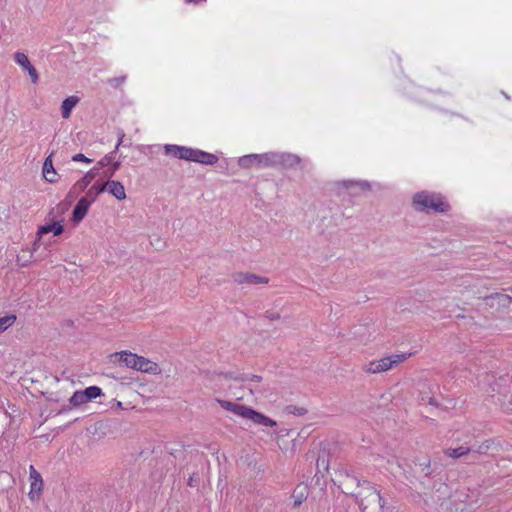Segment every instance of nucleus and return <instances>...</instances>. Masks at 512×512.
<instances>
[{
    "instance_id": "nucleus-19",
    "label": "nucleus",
    "mask_w": 512,
    "mask_h": 512,
    "mask_svg": "<svg viewBox=\"0 0 512 512\" xmlns=\"http://www.w3.org/2000/svg\"><path fill=\"white\" fill-rule=\"evenodd\" d=\"M80 102V98L76 95L69 96L62 101L61 115L62 118L68 119L71 116L73 108Z\"/></svg>"
},
{
    "instance_id": "nucleus-15",
    "label": "nucleus",
    "mask_w": 512,
    "mask_h": 512,
    "mask_svg": "<svg viewBox=\"0 0 512 512\" xmlns=\"http://www.w3.org/2000/svg\"><path fill=\"white\" fill-rule=\"evenodd\" d=\"M105 192L113 195L117 200L126 199V191L124 185L116 180L105 181Z\"/></svg>"
},
{
    "instance_id": "nucleus-20",
    "label": "nucleus",
    "mask_w": 512,
    "mask_h": 512,
    "mask_svg": "<svg viewBox=\"0 0 512 512\" xmlns=\"http://www.w3.org/2000/svg\"><path fill=\"white\" fill-rule=\"evenodd\" d=\"M472 450H473V447H470L469 445H467V443H465L456 448L445 449L444 454L449 458L459 459V458H462V457L470 454Z\"/></svg>"
},
{
    "instance_id": "nucleus-7",
    "label": "nucleus",
    "mask_w": 512,
    "mask_h": 512,
    "mask_svg": "<svg viewBox=\"0 0 512 512\" xmlns=\"http://www.w3.org/2000/svg\"><path fill=\"white\" fill-rule=\"evenodd\" d=\"M97 175V167H93L92 169L87 171L84 174V176L81 177L78 181H76L75 184L71 187L68 196L74 198L77 197L80 193L86 191L90 183L95 179Z\"/></svg>"
},
{
    "instance_id": "nucleus-23",
    "label": "nucleus",
    "mask_w": 512,
    "mask_h": 512,
    "mask_svg": "<svg viewBox=\"0 0 512 512\" xmlns=\"http://www.w3.org/2000/svg\"><path fill=\"white\" fill-rule=\"evenodd\" d=\"M343 186L346 188V189H354V190H369L370 189V184L366 181H352V180H347V181H343Z\"/></svg>"
},
{
    "instance_id": "nucleus-5",
    "label": "nucleus",
    "mask_w": 512,
    "mask_h": 512,
    "mask_svg": "<svg viewBox=\"0 0 512 512\" xmlns=\"http://www.w3.org/2000/svg\"><path fill=\"white\" fill-rule=\"evenodd\" d=\"M116 356L119 357V362L128 368L152 374H157L160 372V368L157 363L152 362L143 356H139L129 351L116 353Z\"/></svg>"
},
{
    "instance_id": "nucleus-11",
    "label": "nucleus",
    "mask_w": 512,
    "mask_h": 512,
    "mask_svg": "<svg viewBox=\"0 0 512 512\" xmlns=\"http://www.w3.org/2000/svg\"><path fill=\"white\" fill-rule=\"evenodd\" d=\"M486 305L491 308H507L512 303V298L503 293H495L484 297Z\"/></svg>"
},
{
    "instance_id": "nucleus-33",
    "label": "nucleus",
    "mask_w": 512,
    "mask_h": 512,
    "mask_svg": "<svg viewBox=\"0 0 512 512\" xmlns=\"http://www.w3.org/2000/svg\"><path fill=\"white\" fill-rule=\"evenodd\" d=\"M120 162L113 160V162L110 164L111 168L109 169V176H113L115 172L120 168Z\"/></svg>"
},
{
    "instance_id": "nucleus-39",
    "label": "nucleus",
    "mask_w": 512,
    "mask_h": 512,
    "mask_svg": "<svg viewBox=\"0 0 512 512\" xmlns=\"http://www.w3.org/2000/svg\"><path fill=\"white\" fill-rule=\"evenodd\" d=\"M184 2L187 3V4L193 3V4L198 5V4H201V3H205L206 0H184Z\"/></svg>"
},
{
    "instance_id": "nucleus-13",
    "label": "nucleus",
    "mask_w": 512,
    "mask_h": 512,
    "mask_svg": "<svg viewBox=\"0 0 512 512\" xmlns=\"http://www.w3.org/2000/svg\"><path fill=\"white\" fill-rule=\"evenodd\" d=\"M63 230H64L63 225L60 222H53L50 224L40 226L38 229V232H37L38 239H36V241L34 242L33 249L34 250L37 249L38 241L43 235L52 232L54 236H58V235L62 234Z\"/></svg>"
},
{
    "instance_id": "nucleus-30",
    "label": "nucleus",
    "mask_w": 512,
    "mask_h": 512,
    "mask_svg": "<svg viewBox=\"0 0 512 512\" xmlns=\"http://www.w3.org/2000/svg\"><path fill=\"white\" fill-rule=\"evenodd\" d=\"M126 81V76L114 77L108 79V84L113 88H118Z\"/></svg>"
},
{
    "instance_id": "nucleus-40",
    "label": "nucleus",
    "mask_w": 512,
    "mask_h": 512,
    "mask_svg": "<svg viewBox=\"0 0 512 512\" xmlns=\"http://www.w3.org/2000/svg\"><path fill=\"white\" fill-rule=\"evenodd\" d=\"M426 468H429L430 467V460L427 461V463L425 464Z\"/></svg>"
},
{
    "instance_id": "nucleus-2",
    "label": "nucleus",
    "mask_w": 512,
    "mask_h": 512,
    "mask_svg": "<svg viewBox=\"0 0 512 512\" xmlns=\"http://www.w3.org/2000/svg\"><path fill=\"white\" fill-rule=\"evenodd\" d=\"M165 154L177 159L192 161L203 165H214L218 162V156L197 148H190L175 144L164 146Z\"/></svg>"
},
{
    "instance_id": "nucleus-21",
    "label": "nucleus",
    "mask_w": 512,
    "mask_h": 512,
    "mask_svg": "<svg viewBox=\"0 0 512 512\" xmlns=\"http://www.w3.org/2000/svg\"><path fill=\"white\" fill-rule=\"evenodd\" d=\"M473 447L471 453H476L479 455H487L488 452L495 446V441L493 439H486L480 444L469 445Z\"/></svg>"
},
{
    "instance_id": "nucleus-31",
    "label": "nucleus",
    "mask_w": 512,
    "mask_h": 512,
    "mask_svg": "<svg viewBox=\"0 0 512 512\" xmlns=\"http://www.w3.org/2000/svg\"><path fill=\"white\" fill-rule=\"evenodd\" d=\"M72 161L74 162H84L86 164H90L93 162L92 159L86 157L84 154L82 153H78V154H75L73 157H72Z\"/></svg>"
},
{
    "instance_id": "nucleus-24",
    "label": "nucleus",
    "mask_w": 512,
    "mask_h": 512,
    "mask_svg": "<svg viewBox=\"0 0 512 512\" xmlns=\"http://www.w3.org/2000/svg\"><path fill=\"white\" fill-rule=\"evenodd\" d=\"M69 402L73 407H79L87 403L88 398H86L84 391H75L70 397Z\"/></svg>"
},
{
    "instance_id": "nucleus-1",
    "label": "nucleus",
    "mask_w": 512,
    "mask_h": 512,
    "mask_svg": "<svg viewBox=\"0 0 512 512\" xmlns=\"http://www.w3.org/2000/svg\"><path fill=\"white\" fill-rule=\"evenodd\" d=\"M300 157L286 152H267L262 154H248L238 159V165L243 169L255 167L265 168H293L300 164Z\"/></svg>"
},
{
    "instance_id": "nucleus-27",
    "label": "nucleus",
    "mask_w": 512,
    "mask_h": 512,
    "mask_svg": "<svg viewBox=\"0 0 512 512\" xmlns=\"http://www.w3.org/2000/svg\"><path fill=\"white\" fill-rule=\"evenodd\" d=\"M284 410L287 414H291V415H295V416H303L307 413L306 408L299 407L296 405H287Z\"/></svg>"
},
{
    "instance_id": "nucleus-26",
    "label": "nucleus",
    "mask_w": 512,
    "mask_h": 512,
    "mask_svg": "<svg viewBox=\"0 0 512 512\" xmlns=\"http://www.w3.org/2000/svg\"><path fill=\"white\" fill-rule=\"evenodd\" d=\"M88 402L102 395V390L98 386H89L84 390Z\"/></svg>"
},
{
    "instance_id": "nucleus-16",
    "label": "nucleus",
    "mask_w": 512,
    "mask_h": 512,
    "mask_svg": "<svg viewBox=\"0 0 512 512\" xmlns=\"http://www.w3.org/2000/svg\"><path fill=\"white\" fill-rule=\"evenodd\" d=\"M104 192L105 181L97 180L86 190V194L83 198L92 204L97 200L98 196Z\"/></svg>"
},
{
    "instance_id": "nucleus-8",
    "label": "nucleus",
    "mask_w": 512,
    "mask_h": 512,
    "mask_svg": "<svg viewBox=\"0 0 512 512\" xmlns=\"http://www.w3.org/2000/svg\"><path fill=\"white\" fill-rule=\"evenodd\" d=\"M29 480V497L31 500L38 499L43 490V479L41 474L35 469L33 465H30L29 467Z\"/></svg>"
},
{
    "instance_id": "nucleus-25",
    "label": "nucleus",
    "mask_w": 512,
    "mask_h": 512,
    "mask_svg": "<svg viewBox=\"0 0 512 512\" xmlns=\"http://www.w3.org/2000/svg\"><path fill=\"white\" fill-rule=\"evenodd\" d=\"M16 321V316L13 314L0 317V333L6 331Z\"/></svg>"
},
{
    "instance_id": "nucleus-38",
    "label": "nucleus",
    "mask_w": 512,
    "mask_h": 512,
    "mask_svg": "<svg viewBox=\"0 0 512 512\" xmlns=\"http://www.w3.org/2000/svg\"><path fill=\"white\" fill-rule=\"evenodd\" d=\"M246 379L254 382H260L262 380V377L259 375H251L248 376Z\"/></svg>"
},
{
    "instance_id": "nucleus-32",
    "label": "nucleus",
    "mask_w": 512,
    "mask_h": 512,
    "mask_svg": "<svg viewBox=\"0 0 512 512\" xmlns=\"http://www.w3.org/2000/svg\"><path fill=\"white\" fill-rule=\"evenodd\" d=\"M43 177L49 183H56L58 181V174L55 169H53L52 172L49 171V173L47 175H43Z\"/></svg>"
},
{
    "instance_id": "nucleus-12",
    "label": "nucleus",
    "mask_w": 512,
    "mask_h": 512,
    "mask_svg": "<svg viewBox=\"0 0 512 512\" xmlns=\"http://www.w3.org/2000/svg\"><path fill=\"white\" fill-rule=\"evenodd\" d=\"M216 401L226 411L232 412L235 415L246 419L250 407L237 404L228 400L216 399Z\"/></svg>"
},
{
    "instance_id": "nucleus-34",
    "label": "nucleus",
    "mask_w": 512,
    "mask_h": 512,
    "mask_svg": "<svg viewBox=\"0 0 512 512\" xmlns=\"http://www.w3.org/2000/svg\"><path fill=\"white\" fill-rule=\"evenodd\" d=\"M374 494L377 495V498H378V503H379V507H380V510L381 512H383L384 508H385V505H386V502L381 494V492L379 490H377Z\"/></svg>"
},
{
    "instance_id": "nucleus-14",
    "label": "nucleus",
    "mask_w": 512,
    "mask_h": 512,
    "mask_svg": "<svg viewBox=\"0 0 512 512\" xmlns=\"http://www.w3.org/2000/svg\"><path fill=\"white\" fill-rule=\"evenodd\" d=\"M246 419L251 420L254 424L265 426V427H274L277 425L276 421L269 418L268 416L250 408L247 414Z\"/></svg>"
},
{
    "instance_id": "nucleus-6",
    "label": "nucleus",
    "mask_w": 512,
    "mask_h": 512,
    "mask_svg": "<svg viewBox=\"0 0 512 512\" xmlns=\"http://www.w3.org/2000/svg\"><path fill=\"white\" fill-rule=\"evenodd\" d=\"M406 359L405 354L386 356L373 360L363 367V371L369 374H376L388 371Z\"/></svg>"
},
{
    "instance_id": "nucleus-37",
    "label": "nucleus",
    "mask_w": 512,
    "mask_h": 512,
    "mask_svg": "<svg viewBox=\"0 0 512 512\" xmlns=\"http://www.w3.org/2000/svg\"><path fill=\"white\" fill-rule=\"evenodd\" d=\"M465 370H467V374L463 375V377L469 379V380H472L473 376H474V372L472 370V368H465Z\"/></svg>"
},
{
    "instance_id": "nucleus-29",
    "label": "nucleus",
    "mask_w": 512,
    "mask_h": 512,
    "mask_svg": "<svg viewBox=\"0 0 512 512\" xmlns=\"http://www.w3.org/2000/svg\"><path fill=\"white\" fill-rule=\"evenodd\" d=\"M52 156H53V153H51L49 156H47L44 160L43 168H42L43 175H47L49 173V171L52 172V170L54 169Z\"/></svg>"
},
{
    "instance_id": "nucleus-3",
    "label": "nucleus",
    "mask_w": 512,
    "mask_h": 512,
    "mask_svg": "<svg viewBox=\"0 0 512 512\" xmlns=\"http://www.w3.org/2000/svg\"><path fill=\"white\" fill-rule=\"evenodd\" d=\"M413 206L419 212L445 213L450 210L449 203L439 193L429 191L417 192L413 197Z\"/></svg>"
},
{
    "instance_id": "nucleus-18",
    "label": "nucleus",
    "mask_w": 512,
    "mask_h": 512,
    "mask_svg": "<svg viewBox=\"0 0 512 512\" xmlns=\"http://www.w3.org/2000/svg\"><path fill=\"white\" fill-rule=\"evenodd\" d=\"M119 138H118V142L116 144V147H115V150L106 154L104 157H102L98 162H97V165L95 167L98 168V171L104 167H107V166H110V164L113 162V160L115 159L116 157V151L118 150L119 146L122 144L123 142V138L125 136L124 132L123 131H120L119 134H118Z\"/></svg>"
},
{
    "instance_id": "nucleus-22",
    "label": "nucleus",
    "mask_w": 512,
    "mask_h": 512,
    "mask_svg": "<svg viewBox=\"0 0 512 512\" xmlns=\"http://www.w3.org/2000/svg\"><path fill=\"white\" fill-rule=\"evenodd\" d=\"M347 478H348V479L353 480V481L356 483L357 487H360V488H362L363 490H367V491H369V492H371V493H375V492L377 491V489H376V487L374 486V484H373V483H371V482H370V481H368V480H361V479H359L358 477H356V476H351V475H349V474H347Z\"/></svg>"
},
{
    "instance_id": "nucleus-36",
    "label": "nucleus",
    "mask_w": 512,
    "mask_h": 512,
    "mask_svg": "<svg viewBox=\"0 0 512 512\" xmlns=\"http://www.w3.org/2000/svg\"><path fill=\"white\" fill-rule=\"evenodd\" d=\"M267 318H269L270 320H278L280 318V314L279 313H274V312H267V315H266Z\"/></svg>"
},
{
    "instance_id": "nucleus-35",
    "label": "nucleus",
    "mask_w": 512,
    "mask_h": 512,
    "mask_svg": "<svg viewBox=\"0 0 512 512\" xmlns=\"http://www.w3.org/2000/svg\"><path fill=\"white\" fill-rule=\"evenodd\" d=\"M199 479L195 477V474L191 475L187 481V485L190 487H197Z\"/></svg>"
},
{
    "instance_id": "nucleus-4",
    "label": "nucleus",
    "mask_w": 512,
    "mask_h": 512,
    "mask_svg": "<svg viewBox=\"0 0 512 512\" xmlns=\"http://www.w3.org/2000/svg\"><path fill=\"white\" fill-rule=\"evenodd\" d=\"M492 391L496 392L491 397L496 405H499L506 414H512V381L508 375L499 377L493 384Z\"/></svg>"
},
{
    "instance_id": "nucleus-9",
    "label": "nucleus",
    "mask_w": 512,
    "mask_h": 512,
    "mask_svg": "<svg viewBox=\"0 0 512 512\" xmlns=\"http://www.w3.org/2000/svg\"><path fill=\"white\" fill-rule=\"evenodd\" d=\"M14 60L22 68L23 71L28 73L31 82L33 84H37L39 81V74L36 68L31 64L28 56L23 52H16L14 55Z\"/></svg>"
},
{
    "instance_id": "nucleus-10",
    "label": "nucleus",
    "mask_w": 512,
    "mask_h": 512,
    "mask_svg": "<svg viewBox=\"0 0 512 512\" xmlns=\"http://www.w3.org/2000/svg\"><path fill=\"white\" fill-rule=\"evenodd\" d=\"M233 280L235 283L240 285H264L268 284L269 279L267 277L259 276L253 273H235L233 275Z\"/></svg>"
},
{
    "instance_id": "nucleus-28",
    "label": "nucleus",
    "mask_w": 512,
    "mask_h": 512,
    "mask_svg": "<svg viewBox=\"0 0 512 512\" xmlns=\"http://www.w3.org/2000/svg\"><path fill=\"white\" fill-rule=\"evenodd\" d=\"M292 497L294 499L293 506L297 508L306 500L307 495L303 491L298 492L297 490H294Z\"/></svg>"
},
{
    "instance_id": "nucleus-17",
    "label": "nucleus",
    "mask_w": 512,
    "mask_h": 512,
    "mask_svg": "<svg viewBox=\"0 0 512 512\" xmlns=\"http://www.w3.org/2000/svg\"><path fill=\"white\" fill-rule=\"evenodd\" d=\"M92 204L86 199L81 197L73 209V221L80 222L87 215L88 210Z\"/></svg>"
}]
</instances>
